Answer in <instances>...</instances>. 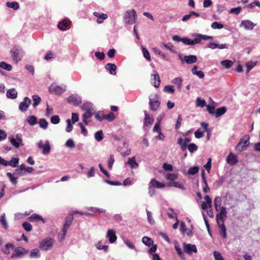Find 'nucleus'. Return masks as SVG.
Returning <instances> with one entry per match:
<instances>
[{"mask_svg": "<svg viewBox=\"0 0 260 260\" xmlns=\"http://www.w3.org/2000/svg\"><path fill=\"white\" fill-rule=\"evenodd\" d=\"M249 136L248 135H246L243 136L237 146L236 147V150L239 152H242L247 147L249 143Z\"/></svg>", "mask_w": 260, "mask_h": 260, "instance_id": "obj_4", "label": "nucleus"}, {"mask_svg": "<svg viewBox=\"0 0 260 260\" xmlns=\"http://www.w3.org/2000/svg\"><path fill=\"white\" fill-rule=\"evenodd\" d=\"M206 102L204 100L198 98L196 100V106L197 107H204L205 106Z\"/></svg>", "mask_w": 260, "mask_h": 260, "instance_id": "obj_54", "label": "nucleus"}, {"mask_svg": "<svg viewBox=\"0 0 260 260\" xmlns=\"http://www.w3.org/2000/svg\"><path fill=\"white\" fill-rule=\"evenodd\" d=\"M216 215L217 223H224L225 219L227 216L226 209L225 207H221L220 210Z\"/></svg>", "mask_w": 260, "mask_h": 260, "instance_id": "obj_7", "label": "nucleus"}, {"mask_svg": "<svg viewBox=\"0 0 260 260\" xmlns=\"http://www.w3.org/2000/svg\"><path fill=\"white\" fill-rule=\"evenodd\" d=\"M83 110H86V111H92L94 110L93 105L90 102H87L82 105L81 107Z\"/></svg>", "mask_w": 260, "mask_h": 260, "instance_id": "obj_29", "label": "nucleus"}, {"mask_svg": "<svg viewBox=\"0 0 260 260\" xmlns=\"http://www.w3.org/2000/svg\"><path fill=\"white\" fill-rule=\"evenodd\" d=\"M94 137L98 142L101 141L103 139V134L102 131L96 132L94 134Z\"/></svg>", "mask_w": 260, "mask_h": 260, "instance_id": "obj_48", "label": "nucleus"}, {"mask_svg": "<svg viewBox=\"0 0 260 260\" xmlns=\"http://www.w3.org/2000/svg\"><path fill=\"white\" fill-rule=\"evenodd\" d=\"M29 219L31 221L42 220L44 223L45 221L42 216H40L37 214H33L29 217Z\"/></svg>", "mask_w": 260, "mask_h": 260, "instance_id": "obj_34", "label": "nucleus"}, {"mask_svg": "<svg viewBox=\"0 0 260 260\" xmlns=\"http://www.w3.org/2000/svg\"><path fill=\"white\" fill-rule=\"evenodd\" d=\"M7 176L9 177L10 181L13 184H16L17 183V177H15L14 176H13V175H12V174H11V173H7Z\"/></svg>", "mask_w": 260, "mask_h": 260, "instance_id": "obj_52", "label": "nucleus"}, {"mask_svg": "<svg viewBox=\"0 0 260 260\" xmlns=\"http://www.w3.org/2000/svg\"><path fill=\"white\" fill-rule=\"evenodd\" d=\"M27 122L31 126L37 123V119L35 116H28L26 119Z\"/></svg>", "mask_w": 260, "mask_h": 260, "instance_id": "obj_39", "label": "nucleus"}, {"mask_svg": "<svg viewBox=\"0 0 260 260\" xmlns=\"http://www.w3.org/2000/svg\"><path fill=\"white\" fill-rule=\"evenodd\" d=\"M114 161V156L113 154H111L110 156V158L108 161V167L109 169H112Z\"/></svg>", "mask_w": 260, "mask_h": 260, "instance_id": "obj_55", "label": "nucleus"}, {"mask_svg": "<svg viewBox=\"0 0 260 260\" xmlns=\"http://www.w3.org/2000/svg\"><path fill=\"white\" fill-rule=\"evenodd\" d=\"M66 85L59 86L56 83H53L50 86L49 90L51 93L60 95L66 90Z\"/></svg>", "mask_w": 260, "mask_h": 260, "instance_id": "obj_5", "label": "nucleus"}, {"mask_svg": "<svg viewBox=\"0 0 260 260\" xmlns=\"http://www.w3.org/2000/svg\"><path fill=\"white\" fill-rule=\"evenodd\" d=\"M182 79L180 77L175 78L173 80L172 83L176 85L179 89H180L182 86Z\"/></svg>", "mask_w": 260, "mask_h": 260, "instance_id": "obj_37", "label": "nucleus"}, {"mask_svg": "<svg viewBox=\"0 0 260 260\" xmlns=\"http://www.w3.org/2000/svg\"><path fill=\"white\" fill-rule=\"evenodd\" d=\"M173 243L174 245L175 249L177 251V254L179 255V256L182 257L183 256V253L179 246V243L177 241H174Z\"/></svg>", "mask_w": 260, "mask_h": 260, "instance_id": "obj_30", "label": "nucleus"}, {"mask_svg": "<svg viewBox=\"0 0 260 260\" xmlns=\"http://www.w3.org/2000/svg\"><path fill=\"white\" fill-rule=\"evenodd\" d=\"M166 178L167 180L173 181L177 178V175L174 173H167Z\"/></svg>", "mask_w": 260, "mask_h": 260, "instance_id": "obj_53", "label": "nucleus"}, {"mask_svg": "<svg viewBox=\"0 0 260 260\" xmlns=\"http://www.w3.org/2000/svg\"><path fill=\"white\" fill-rule=\"evenodd\" d=\"M168 185L169 186H174L175 187L179 188L182 190H184L185 189V187L183 186V185L179 182H170L169 183Z\"/></svg>", "mask_w": 260, "mask_h": 260, "instance_id": "obj_44", "label": "nucleus"}, {"mask_svg": "<svg viewBox=\"0 0 260 260\" xmlns=\"http://www.w3.org/2000/svg\"><path fill=\"white\" fill-rule=\"evenodd\" d=\"M70 23V22L69 20L64 19L62 21L59 22L58 27L61 30H65L66 29V27L69 25Z\"/></svg>", "mask_w": 260, "mask_h": 260, "instance_id": "obj_28", "label": "nucleus"}, {"mask_svg": "<svg viewBox=\"0 0 260 260\" xmlns=\"http://www.w3.org/2000/svg\"><path fill=\"white\" fill-rule=\"evenodd\" d=\"M206 202H204L202 204V208L203 210H206L208 207L211 208L212 204V200L210 197L208 195L206 196L204 198Z\"/></svg>", "mask_w": 260, "mask_h": 260, "instance_id": "obj_20", "label": "nucleus"}, {"mask_svg": "<svg viewBox=\"0 0 260 260\" xmlns=\"http://www.w3.org/2000/svg\"><path fill=\"white\" fill-rule=\"evenodd\" d=\"M31 103V101L28 98L25 97L24 98L23 101L20 103L19 106V109L22 112L27 111Z\"/></svg>", "mask_w": 260, "mask_h": 260, "instance_id": "obj_12", "label": "nucleus"}, {"mask_svg": "<svg viewBox=\"0 0 260 260\" xmlns=\"http://www.w3.org/2000/svg\"><path fill=\"white\" fill-rule=\"evenodd\" d=\"M39 126L43 129H46L48 127V123L45 119H41L39 122Z\"/></svg>", "mask_w": 260, "mask_h": 260, "instance_id": "obj_47", "label": "nucleus"}, {"mask_svg": "<svg viewBox=\"0 0 260 260\" xmlns=\"http://www.w3.org/2000/svg\"><path fill=\"white\" fill-rule=\"evenodd\" d=\"M146 213L149 223H150L151 224H154L155 223V221L152 218V213L150 211H148L147 209H146Z\"/></svg>", "mask_w": 260, "mask_h": 260, "instance_id": "obj_51", "label": "nucleus"}, {"mask_svg": "<svg viewBox=\"0 0 260 260\" xmlns=\"http://www.w3.org/2000/svg\"><path fill=\"white\" fill-rule=\"evenodd\" d=\"M149 105H150V108L152 111H156L159 107L160 102L158 100L152 101V100L150 99Z\"/></svg>", "mask_w": 260, "mask_h": 260, "instance_id": "obj_27", "label": "nucleus"}, {"mask_svg": "<svg viewBox=\"0 0 260 260\" xmlns=\"http://www.w3.org/2000/svg\"><path fill=\"white\" fill-rule=\"evenodd\" d=\"M255 25L256 24L249 20H242L240 24V27H243L246 30H252Z\"/></svg>", "mask_w": 260, "mask_h": 260, "instance_id": "obj_11", "label": "nucleus"}, {"mask_svg": "<svg viewBox=\"0 0 260 260\" xmlns=\"http://www.w3.org/2000/svg\"><path fill=\"white\" fill-rule=\"evenodd\" d=\"M0 222L2 223V224L3 225V227L5 229H7L8 228V224L7 220L5 218V213H3L1 216Z\"/></svg>", "mask_w": 260, "mask_h": 260, "instance_id": "obj_40", "label": "nucleus"}, {"mask_svg": "<svg viewBox=\"0 0 260 260\" xmlns=\"http://www.w3.org/2000/svg\"><path fill=\"white\" fill-rule=\"evenodd\" d=\"M188 149L189 151L192 153L198 149V146L194 143H191L188 146Z\"/></svg>", "mask_w": 260, "mask_h": 260, "instance_id": "obj_60", "label": "nucleus"}, {"mask_svg": "<svg viewBox=\"0 0 260 260\" xmlns=\"http://www.w3.org/2000/svg\"><path fill=\"white\" fill-rule=\"evenodd\" d=\"M9 139L11 144L16 148H18L23 145L22 140L18 135H16V138L12 137H9Z\"/></svg>", "mask_w": 260, "mask_h": 260, "instance_id": "obj_13", "label": "nucleus"}, {"mask_svg": "<svg viewBox=\"0 0 260 260\" xmlns=\"http://www.w3.org/2000/svg\"><path fill=\"white\" fill-rule=\"evenodd\" d=\"M23 254V249L22 248H17L15 250L14 253L12 254L11 257L15 258L20 257Z\"/></svg>", "mask_w": 260, "mask_h": 260, "instance_id": "obj_36", "label": "nucleus"}, {"mask_svg": "<svg viewBox=\"0 0 260 260\" xmlns=\"http://www.w3.org/2000/svg\"><path fill=\"white\" fill-rule=\"evenodd\" d=\"M73 220V213H70L66 218L65 222L63 225V229L64 230L65 232H67V231L71 224Z\"/></svg>", "mask_w": 260, "mask_h": 260, "instance_id": "obj_16", "label": "nucleus"}, {"mask_svg": "<svg viewBox=\"0 0 260 260\" xmlns=\"http://www.w3.org/2000/svg\"><path fill=\"white\" fill-rule=\"evenodd\" d=\"M145 113V124L146 125H151L153 122V119L150 117L146 111L144 112Z\"/></svg>", "mask_w": 260, "mask_h": 260, "instance_id": "obj_33", "label": "nucleus"}, {"mask_svg": "<svg viewBox=\"0 0 260 260\" xmlns=\"http://www.w3.org/2000/svg\"><path fill=\"white\" fill-rule=\"evenodd\" d=\"M125 164L128 165L131 169H136L139 166L138 164L136 161L135 157L129 158Z\"/></svg>", "mask_w": 260, "mask_h": 260, "instance_id": "obj_23", "label": "nucleus"}, {"mask_svg": "<svg viewBox=\"0 0 260 260\" xmlns=\"http://www.w3.org/2000/svg\"><path fill=\"white\" fill-rule=\"evenodd\" d=\"M106 237L109 239V241L111 243H114L117 240L115 232L113 230H108Z\"/></svg>", "mask_w": 260, "mask_h": 260, "instance_id": "obj_18", "label": "nucleus"}, {"mask_svg": "<svg viewBox=\"0 0 260 260\" xmlns=\"http://www.w3.org/2000/svg\"><path fill=\"white\" fill-rule=\"evenodd\" d=\"M204 132L201 131V129L199 128L194 132V136L197 139L201 138L204 136Z\"/></svg>", "mask_w": 260, "mask_h": 260, "instance_id": "obj_61", "label": "nucleus"}, {"mask_svg": "<svg viewBox=\"0 0 260 260\" xmlns=\"http://www.w3.org/2000/svg\"><path fill=\"white\" fill-rule=\"evenodd\" d=\"M65 146L67 147L73 148L75 147V144L74 141L72 139H69L66 142Z\"/></svg>", "mask_w": 260, "mask_h": 260, "instance_id": "obj_62", "label": "nucleus"}, {"mask_svg": "<svg viewBox=\"0 0 260 260\" xmlns=\"http://www.w3.org/2000/svg\"><path fill=\"white\" fill-rule=\"evenodd\" d=\"M226 112V108L225 107H222L220 108H218L216 109L215 112V117H218L223 114H224Z\"/></svg>", "mask_w": 260, "mask_h": 260, "instance_id": "obj_43", "label": "nucleus"}, {"mask_svg": "<svg viewBox=\"0 0 260 260\" xmlns=\"http://www.w3.org/2000/svg\"><path fill=\"white\" fill-rule=\"evenodd\" d=\"M256 64V62L249 61L246 64V67L247 68L246 72L248 73Z\"/></svg>", "mask_w": 260, "mask_h": 260, "instance_id": "obj_58", "label": "nucleus"}, {"mask_svg": "<svg viewBox=\"0 0 260 260\" xmlns=\"http://www.w3.org/2000/svg\"><path fill=\"white\" fill-rule=\"evenodd\" d=\"M190 140L188 138H185L184 140L181 138L178 139V144L180 146L182 150H185L187 144L190 142Z\"/></svg>", "mask_w": 260, "mask_h": 260, "instance_id": "obj_17", "label": "nucleus"}, {"mask_svg": "<svg viewBox=\"0 0 260 260\" xmlns=\"http://www.w3.org/2000/svg\"><path fill=\"white\" fill-rule=\"evenodd\" d=\"M142 242L148 246L153 244V241L152 239L148 237H144L142 238Z\"/></svg>", "mask_w": 260, "mask_h": 260, "instance_id": "obj_45", "label": "nucleus"}, {"mask_svg": "<svg viewBox=\"0 0 260 260\" xmlns=\"http://www.w3.org/2000/svg\"><path fill=\"white\" fill-rule=\"evenodd\" d=\"M96 248L99 250H104L107 251L108 249V246L103 245L102 241H99L96 246Z\"/></svg>", "mask_w": 260, "mask_h": 260, "instance_id": "obj_50", "label": "nucleus"}, {"mask_svg": "<svg viewBox=\"0 0 260 260\" xmlns=\"http://www.w3.org/2000/svg\"><path fill=\"white\" fill-rule=\"evenodd\" d=\"M184 61L188 64H191L197 62V57L196 55H186L184 57Z\"/></svg>", "mask_w": 260, "mask_h": 260, "instance_id": "obj_21", "label": "nucleus"}, {"mask_svg": "<svg viewBox=\"0 0 260 260\" xmlns=\"http://www.w3.org/2000/svg\"><path fill=\"white\" fill-rule=\"evenodd\" d=\"M137 13L134 9L127 11L124 16V22L126 24H133L136 22Z\"/></svg>", "mask_w": 260, "mask_h": 260, "instance_id": "obj_3", "label": "nucleus"}, {"mask_svg": "<svg viewBox=\"0 0 260 260\" xmlns=\"http://www.w3.org/2000/svg\"><path fill=\"white\" fill-rule=\"evenodd\" d=\"M183 247L184 252L190 255L193 252H197V249L195 245L183 243Z\"/></svg>", "mask_w": 260, "mask_h": 260, "instance_id": "obj_9", "label": "nucleus"}, {"mask_svg": "<svg viewBox=\"0 0 260 260\" xmlns=\"http://www.w3.org/2000/svg\"><path fill=\"white\" fill-rule=\"evenodd\" d=\"M193 36L194 37V39L193 40L187 38H182L181 42L185 45H194L200 43L202 40H207L212 39L213 38L212 36L203 35L200 34H194L193 35Z\"/></svg>", "mask_w": 260, "mask_h": 260, "instance_id": "obj_1", "label": "nucleus"}, {"mask_svg": "<svg viewBox=\"0 0 260 260\" xmlns=\"http://www.w3.org/2000/svg\"><path fill=\"white\" fill-rule=\"evenodd\" d=\"M6 5L8 7L12 8L14 10H17L19 7V4L16 2H7Z\"/></svg>", "mask_w": 260, "mask_h": 260, "instance_id": "obj_38", "label": "nucleus"}, {"mask_svg": "<svg viewBox=\"0 0 260 260\" xmlns=\"http://www.w3.org/2000/svg\"><path fill=\"white\" fill-rule=\"evenodd\" d=\"M7 96L11 99H15L17 96V92L14 88L10 89L7 92Z\"/></svg>", "mask_w": 260, "mask_h": 260, "instance_id": "obj_25", "label": "nucleus"}, {"mask_svg": "<svg viewBox=\"0 0 260 260\" xmlns=\"http://www.w3.org/2000/svg\"><path fill=\"white\" fill-rule=\"evenodd\" d=\"M11 248L13 249L14 246L12 243H8L6 245L5 248L4 249L3 251L5 253L9 254L10 253L9 249Z\"/></svg>", "mask_w": 260, "mask_h": 260, "instance_id": "obj_63", "label": "nucleus"}, {"mask_svg": "<svg viewBox=\"0 0 260 260\" xmlns=\"http://www.w3.org/2000/svg\"><path fill=\"white\" fill-rule=\"evenodd\" d=\"M226 160V162L231 166H234L238 162L237 156L232 152L229 153Z\"/></svg>", "mask_w": 260, "mask_h": 260, "instance_id": "obj_14", "label": "nucleus"}, {"mask_svg": "<svg viewBox=\"0 0 260 260\" xmlns=\"http://www.w3.org/2000/svg\"><path fill=\"white\" fill-rule=\"evenodd\" d=\"M19 160L18 158H13L10 161H6L7 166H10L12 167H16L19 162Z\"/></svg>", "mask_w": 260, "mask_h": 260, "instance_id": "obj_31", "label": "nucleus"}, {"mask_svg": "<svg viewBox=\"0 0 260 260\" xmlns=\"http://www.w3.org/2000/svg\"><path fill=\"white\" fill-rule=\"evenodd\" d=\"M92 115L91 111H86L83 114V121L85 125H87L89 122V119Z\"/></svg>", "mask_w": 260, "mask_h": 260, "instance_id": "obj_26", "label": "nucleus"}, {"mask_svg": "<svg viewBox=\"0 0 260 260\" xmlns=\"http://www.w3.org/2000/svg\"><path fill=\"white\" fill-rule=\"evenodd\" d=\"M165 92L173 93H174L175 90L174 88V86L172 85H167L164 87V89Z\"/></svg>", "mask_w": 260, "mask_h": 260, "instance_id": "obj_57", "label": "nucleus"}, {"mask_svg": "<svg viewBox=\"0 0 260 260\" xmlns=\"http://www.w3.org/2000/svg\"><path fill=\"white\" fill-rule=\"evenodd\" d=\"M40 256V254L39 251L37 249H32L29 254V256L30 258H38Z\"/></svg>", "mask_w": 260, "mask_h": 260, "instance_id": "obj_42", "label": "nucleus"}, {"mask_svg": "<svg viewBox=\"0 0 260 260\" xmlns=\"http://www.w3.org/2000/svg\"><path fill=\"white\" fill-rule=\"evenodd\" d=\"M33 100L32 106L34 107H36L40 103L41 101V98L38 95H34L32 97Z\"/></svg>", "mask_w": 260, "mask_h": 260, "instance_id": "obj_41", "label": "nucleus"}, {"mask_svg": "<svg viewBox=\"0 0 260 260\" xmlns=\"http://www.w3.org/2000/svg\"><path fill=\"white\" fill-rule=\"evenodd\" d=\"M151 81L154 87L158 88L160 83V79L158 73L155 70H153L151 74Z\"/></svg>", "mask_w": 260, "mask_h": 260, "instance_id": "obj_10", "label": "nucleus"}, {"mask_svg": "<svg viewBox=\"0 0 260 260\" xmlns=\"http://www.w3.org/2000/svg\"><path fill=\"white\" fill-rule=\"evenodd\" d=\"M10 53L15 63L21 60L24 55V51L19 47H14L11 51Z\"/></svg>", "mask_w": 260, "mask_h": 260, "instance_id": "obj_2", "label": "nucleus"}, {"mask_svg": "<svg viewBox=\"0 0 260 260\" xmlns=\"http://www.w3.org/2000/svg\"><path fill=\"white\" fill-rule=\"evenodd\" d=\"M150 184L153 187L161 188L166 186L164 183H161L155 179H151Z\"/></svg>", "mask_w": 260, "mask_h": 260, "instance_id": "obj_24", "label": "nucleus"}, {"mask_svg": "<svg viewBox=\"0 0 260 260\" xmlns=\"http://www.w3.org/2000/svg\"><path fill=\"white\" fill-rule=\"evenodd\" d=\"M142 52H143L144 57L148 61H150L151 58H150V56L149 52L148 50L146 48H145L144 47H142Z\"/></svg>", "mask_w": 260, "mask_h": 260, "instance_id": "obj_49", "label": "nucleus"}, {"mask_svg": "<svg viewBox=\"0 0 260 260\" xmlns=\"http://www.w3.org/2000/svg\"><path fill=\"white\" fill-rule=\"evenodd\" d=\"M199 168L198 167H191L188 170V173L190 175H194L197 173L199 171Z\"/></svg>", "mask_w": 260, "mask_h": 260, "instance_id": "obj_56", "label": "nucleus"}, {"mask_svg": "<svg viewBox=\"0 0 260 260\" xmlns=\"http://www.w3.org/2000/svg\"><path fill=\"white\" fill-rule=\"evenodd\" d=\"M0 67L7 71H10L12 69V66L11 64H8L4 61L0 62Z\"/></svg>", "mask_w": 260, "mask_h": 260, "instance_id": "obj_35", "label": "nucleus"}, {"mask_svg": "<svg viewBox=\"0 0 260 260\" xmlns=\"http://www.w3.org/2000/svg\"><path fill=\"white\" fill-rule=\"evenodd\" d=\"M105 68L111 75H116V70L117 67L115 64L108 63L106 65Z\"/></svg>", "mask_w": 260, "mask_h": 260, "instance_id": "obj_22", "label": "nucleus"}, {"mask_svg": "<svg viewBox=\"0 0 260 260\" xmlns=\"http://www.w3.org/2000/svg\"><path fill=\"white\" fill-rule=\"evenodd\" d=\"M211 27L213 29H221L223 27V25L218 22H214L211 24Z\"/></svg>", "mask_w": 260, "mask_h": 260, "instance_id": "obj_59", "label": "nucleus"}, {"mask_svg": "<svg viewBox=\"0 0 260 260\" xmlns=\"http://www.w3.org/2000/svg\"><path fill=\"white\" fill-rule=\"evenodd\" d=\"M38 147L42 149V153L44 155L48 154L51 150V147L48 140H46L44 144L43 140H40L38 143Z\"/></svg>", "mask_w": 260, "mask_h": 260, "instance_id": "obj_6", "label": "nucleus"}, {"mask_svg": "<svg viewBox=\"0 0 260 260\" xmlns=\"http://www.w3.org/2000/svg\"><path fill=\"white\" fill-rule=\"evenodd\" d=\"M213 255L215 260H224L221 254L218 251H214L213 252Z\"/></svg>", "mask_w": 260, "mask_h": 260, "instance_id": "obj_64", "label": "nucleus"}, {"mask_svg": "<svg viewBox=\"0 0 260 260\" xmlns=\"http://www.w3.org/2000/svg\"><path fill=\"white\" fill-rule=\"evenodd\" d=\"M68 101L70 103L78 105L81 103V99L77 94H73L68 98Z\"/></svg>", "mask_w": 260, "mask_h": 260, "instance_id": "obj_15", "label": "nucleus"}, {"mask_svg": "<svg viewBox=\"0 0 260 260\" xmlns=\"http://www.w3.org/2000/svg\"><path fill=\"white\" fill-rule=\"evenodd\" d=\"M115 118V116L112 112H110L108 114L104 115V119H106L109 122L112 121Z\"/></svg>", "mask_w": 260, "mask_h": 260, "instance_id": "obj_46", "label": "nucleus"}, {"mask_svg": "<svg viewBox=\"0 0 260 260\" xmlns=\"http://www.w3.org/2000/svg\"><path fill=\"white\" fill-rule=\"evenodd\" d=\"M53 241L50 238H46L40 244V248L43 250H48L51 249L53 245Z\"/></svg>", "mask_w": 260, "mask_h": 260, "instance_id": "obj_8", "label": "nucleus"}, {"mask_svg": "<svg viewBox=\"0 0 260 260\" xmlns=\"http://www.w3.org/2000/svg\"><path fill=\"white\" fill-rule=\"evenodd\" d=\"M218 228L219 229V234L221 237L223 239H225L227 237L226 236V229L224 223H217Z\"/></svg>", "mask_w": 260, "mask_h": 260, "instance_id": "obj_19", "label": "nucleus"}, {"mask_svg": "<svg viewBox=\"0 0 260 260\" xmlns=\"http://www.w3.org/2000/svg\"><path fill=\"white\" fill-rule=\"evenodd\" d=\"M220 63L225 69H229L232 66L233 62L232 61H231L230 60L225 59L223 61H221L220 62Z\"/></svg>", "mask_w": 260, "mask_h": 260, "instance_id": "obj_32", "label": "nucleus"}]
</instances>
